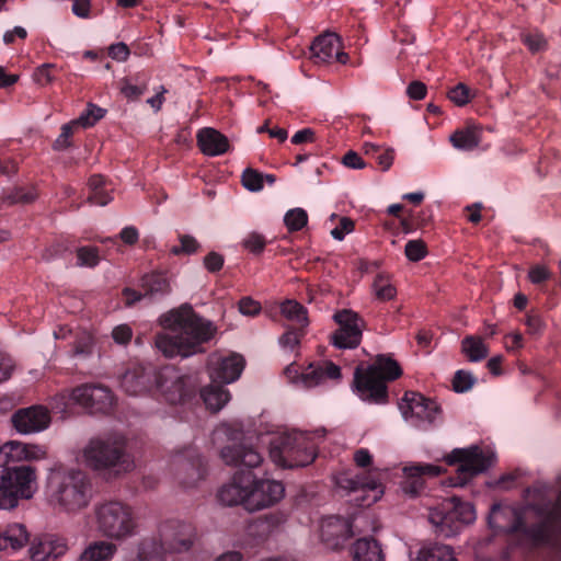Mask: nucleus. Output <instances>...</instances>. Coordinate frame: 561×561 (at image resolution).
Returning <instances> with one entry per match:
<instances>
[{"instance_id": "13d9d810", "label": "nucleus", "mask_w": 561, "mask_h": 561, "mask_svg": "<svg viewBox=\"0 0 561 561\" xmlns=\"http://www.w3.org/2000/svg\"><path fill=\"white\" fill-rule=\"evenodd\" d=\"M354 230V221L348 217H342L340 219L339 226H336L332 231L331 236L339 241H342L346 234L351 233Z\"/></svg>"}, {"instance_id": "864d4df0", "label": "nucleus", "mask_w": 561, "mask_h": 561, "mask_svg": "<svg viewBox=\"0 0 561 561\" xmlns=\"http://www.w3.org/2000/svg\"><path fill=\"white\" fill-rule=\"evenodd\" d=\"M404 252L410 261L417 262L426 255V247L422 240H410Z\"/></svg>"}, {"instance_id": "5fc2aeb1", "label": "nucleus", "mask_w": 561, "mask_h": 561, "mask_svg": "<svg viewBox=\"0 0 561 561\" xmlns=\"http://www.w3.org/2000/svg\"><path fill=\"white\" fill-rule=\"evenodd\" d=\"M54 65L44 64L37 67L33 73V80L42 87L48 85L54 81V76L51 73V69Z\"/></svg>"}, {"instance_id": "72a5a7b5", "label": "nucleus", "mask_w": 561, "mask_h": 561, "mask_svg": "<svg viewBox=\"0 0 561 561\" xmlns=\"http://www.w3.org/2000/svg\"><path fill=\"white\" fill-rule=\"evenodd\" d=\"M411 561H457V559L451 547L433 543L421 547Z\"/></svg>"}, {"instance_id": "a878e982", "label": "nucleus", "mask_w": 561, "mask_h": 561, "mask_svg": "<svg viewBox=\"0 0 561 561\" xmlns=\"http://www.w3.org/2000/svg\"><path fill=\"white\" fill-rule=\"evenodd\" d=\"M221 459L229 466H245L255 468L261 465L263 458L261 454L247 444H233L222 448Z\"/></svg>"}, {"instance_id": "b1692460", "label": "nucleus", "mask_w": 561, "mask_h": 561, "mask_svg": "<svg viewBox=\"0 0 561 561\" xmlns=\"http://www.w3.org/2000/svg\"><path fill=\"white\" fill-rule=\"evenodd\" d=\"M152 373L142 365H133L121 379L122 389L129 396L145 394L151 387Z\"/></svg>"}, {"instance_id": "423d86ee", "label": "nucleus", "mask_w": 561, "mask_h": 561, "mask_svg": "<svg viewBox=\"0 0 561 561\" xmlns=\"http://www.w3.org/2000/svg\"><path fill=\"white\" fill-rule=\"evenodd\" d=\"M93 522L96 533L105 539L124 541L138 535L136 510L122 500H102L94 504Z\"/></svg>"}, {"instance_id": "680f3d73", "label": "nucleus", "mask_w": 561, "mask_h": 561, "mask_svg": "<svg viewBox=\"0 0 561 561\" xmlns=\"http://www.w3.org/2000/svg\"><path fill=\"white\" fill-rule=\"evenodd\" d=\"M204 265L207 271L211 273L217 272L224 265V257L217 252H210L205 256Z\"/></svg>"}, {"instance_id": "603ef678", "label": "nucleus", "mask_w": 561, "mask_h": 561, "mask_svg": "<svg viewBox=\"0 0 561 561\" xmlns=\"http://www.w3.org/2000/svg\"><path fill=\"white\" fill-rule=\"evenodd\" d=\"M242 245L248 251L259 254L264 250L266 245V240L264 236L257 232H251L243 239Z\"/></svg>"}, {"instance_id": "a18cd8bd", "label": "nucleus", "mask_w": 561, "mask_h": 561, "mask_svg": "<svg viewBox=\"0 0 561 561\" xmlns=\"http://www.w3.org/2000/svg\"><path fill=\"white\" fill-rule=\"evenodd\" d=\"M37 194L34 188L14 187L4 197L9 204H27L36 198Z\"/></svg>"}, {"instance_id": "09e8293b", "label": "nucleus", "mask_w": 561, "mask_h": 561, "mask_svg": "<svg viewBox=\"0 0 561 561\" xmlns=\"http://www.w3.org/2000/svg\"><path fill=\"white\" fill-rule=\"evenodd\" d=\"M199 249V243L197 240L188 234H181L180 236V245H174L171 248L170 252L173 255H180V254H193L197 252Z\"/></svg>"}, {"instance_id": "412c9836", "label": "nucleus", "mask_w": 561, "mask_h": 561, "mask_svg": "<svg viewBox=\"0 0 561 561\" xmlns=\"http://www.w3.org/2000/svg\"><path fill=\"white\" fill-rule=\"evenodd\" d=\"M444 472V469L431 463H415L403 468L404 480L401 483L402 491L410 495L416 496L424 488V476L437 477Z\"/></svg>"}, {"instance_id": "dca6fc26", "label": "nucleus", "mask_w": 561, "mask_h": 561, "mask_svg": "<svg viewBox=\"0 0 561 561\" xmlns=\"http://www.w3.org/2000/svg\"><path fill=\"white\" fill-rule=\"evenodd\" d=\"M310 58L316 65L330 64L333 60L345 65L348 55L342 50V42L335 33L318 36L310 46Z\"/></svg>"}, {"instance_id": "8fccbe9b", "label": "nucleus", "mask_w": 561, "mask_h": 561, "mask_svg": "<svg viewBox=\"0 0 561 561\" xmlns=\"http://www.w3.org/2000/svg\"><path fill=\"white\" fill-rule=\"evenodd\" d=\"M473 383L474 378L469 371L458 370L453 379V389L456 392H466L471 389Z\"/></svg>"}, {"instance_id": "473e14b6", "label": "nucleus", "mask_w": 561, "mask_h": 561, "mask_svg": "<svg viewBox=\"0 0 561 561\" xmlns=\"http://www.w3.org/2000/svg\"><path fill=\"white\" fill-rule=\"evenodd\" d=\"M222 385L224 383L213 382L201 392L205 405L213 412L221 410L231 398L229 391L224 389Z\"/></svg>"}, {"instance_id": "de8ad7c7", "label": "nucleus", "mask_w": 561, "mask_h": 561, "mask_svg": "<svg viewBox=\"0 0 561 561\" xmlns=\"http://www.w3.org/2000/svg\"><path fill=\"white\" fill-rule=\"evenodd\" d=\"M447 96L455 105L463 106L470 102L472 94L465 83H458L448 91Z\"/></svg>"}, {"instance_id": "aec40b11", "label": "nucleus", "mask_w": 561, "mask_h": 561, "mask_svg": "<svg viewBox=\"0 0 561 561\" xmlns=\"http://www.w3.org/2000/svg\"><path fill=\"white\" fill-rule=\"evenodd\" d=\"M250 482L251 472H237L232 480L218 491L219 502L227 506L242 505L245 508Z\"/></svg>"}, {"instance_id": "6e6552de", "label": "nucleus", "mask_w": 561, "mask_h": 561, "mask_svg": "<svg viewBox=\"0 0 561 561\" xmlns=\"http://www.w3.org/2000/svg\"><path fill=\"white\" fill-rule=\"evenodd\" d=\"M477 518L471 503L461 502L457 497L444 500L428 513V522L437 535L449 538L460 534Z\"/></svg>"}, {"instance_id": "bb28decb", "label": "nucleus", "mask_w": 561, "mask_h": 561, "mask_svg": "<svg viewBox=\"0 0 561 561\" xmlns=\"http://www.w3.org/2000/svg\"><path fill=\"white\" fill-rule=\"evenodd\" d=\"M196 138L201 151L206 156H221L229 150L228 138L215 128H202Z\"/></svg>"}, {"instance_id": "9b49d317", "label": "nucleus", "mask_w": 561, "mask_h": 561, "mask_svg": "<svg viewBox=\"0 0 561 561\" xmlns=\"http://www.w3.org/2000/svg\"><path fill=\"white\" fill-rule=\"evenodd\" d=\"M399 409L404 420L416 427H421L426 423H434L440 413L439 407L435 401L413 391L405 392Z\"/></svg>"}, {"instance_id": "cd10ccee", "label": "nucleus", "mask_w": 561, "mask_h": 561, "mask_svg": "<svg viewBox=\"0 0 561 561\" xmlns=\"http://www.w3.org/2000/svg\"><path fill=\"white\" fill-rule=\"evenodd\" d=\"M321 538L332 547H337L352 536V525L336 516L324 518L321 522Z\"/></svg>"}, {"instance_id": "393cba45", "label": "nucleus", "mask_w": 561, "mask_h": 561, "mask_svg": "<svg viewBox=\"0 0 561 561\" xmlns=\"http://www.w3.org/2000/svg\"><path fill=\"white\" fill-rule=\"evenodd\" d=\"M341 377V369L332 362H322L320 364H310L309 367L301 373L299 387L309 389L322 385L327 379L337 380Z\"/></svg>"}, {"instance_id": "7c9ffc66", "label": "nucleus", "mask_w": 561, "mask_h": 561, "mask_svg": "<svg viewBox=\"0 0 561 561\" xmlns=\"http://www.w3.org/2000/svg\"><path fill=\"white\" fill-rule=\"evenodd\" d=\"M482 128L476 124H470L462 129L456 130L450 136V142L459 150H472L477 148L482 139Z\"/></svg>"}, {"instance_id": "49530a36", "label": "nucleus", "mask_w": 561, "mask_h": 561, "mask_svg": "<svg viewBox=\"0 0 561 561\" xmlns=\"http://www.w3.org/2000/svg\"><path fill=\"white\" fill-rule=\"evenodd\" d=\"M242 185L250 192H259L264 186L263 174L253 169H245L241 176Z\"/></svg>"}, {"instance_id": "052dcab7", "label": "nucleus", "mask_w": 561, "mask_h": 561, "mask_svg": "<svg viewBox=\"0 0 561 561\" xmlns=\"http://www.w3.org/2000/svg\"><path fill=\"white\" fill-rule=\"evenodd\" d=\"M114 341L118 344H127L133 336V330L128 324H119L112 331Z\"/></svg>"}, {"instance_id": "37998d69", "label": "nucleus", "mask_w": 561, "mask_h": 561, "mask_svg": "<svg viewBox=\"0 0 561 561\" xmlns=\"http://www.w3.org/2000/svg\"><path fill=\"white\" fill-rule=\"evenodd\" d=\"M305 328L288 329L279 337L278 343L284 351L294 352L300 344Z\"/></svg>"}, {"instance_id": "bf43d9fd", "label": "nucleus", "mask_w": 561, "mask_h": 561, "mask_svg": "<svg viewBox=\"0 0 561 561\" xmlns=\"http://www.w3.org/2000/svg\"><path fill=\"white\" fill-rule=\"evenodd\" d=\"M239 311L244 316H256L261 311V305L250 297H244L239 301Z\"/></svg>"}, {"instance_id": "a19ab883", "label": "nucleus", "mask_w": 561, "mask_h": 561, "mask_svg": "<svg viewBox=\"0 0 561 561\" xmlns=\"http://www.w3.org/2000/svg\"><path fill=\"white\" fill-rule=\"evenodd\" d=\"M284 222L289 231L301 230L308 222L307 211L302 208H294L285 214Z\"/></svg>"}, {"instance_id": "4d7b16f0", "label": "nucleus", "mask_w": 561, "mask_h": 561, "mask_svg": "<svg viewBox=\"0 0 561 561\" xmlns=\"http://www.w3.org/2000/svg\"><path fill=\"white\" fill-rule=\"evenodd\" d=\"M523 43L528 47L531 53H537L546 48L547 42L542 34L534 33L523 36Z\"/></svg>"}, {"instance_id": "3c124183", "label": "nucleus", "mask_w": 561, "mask_h": 561, "mask_svg": "<svg viewBox=\"0 0 561 561\" xmlns=\"http://www.w3.org/2000/svg\"><path fill=\"white\" fill-rule=\"evenodd\" d=\"M78 128L77 124H73V121L61 126L60 135L54 142V148L56 150H65L70 146V138L73 135L75 129Z\"/></svg>"}, {"instance_id": "9d476101", "label": "nucleus", "mask_w": 561, "mask_h": 561, "mask_svg": "<svg viewBox=\"0 0 561 561\" xmlns=\"http://www.w3.org/2000/svg\"><path fill=\"white\" fill-rule=\"evenodd\" d=\"M443 460L448 466L457 467L455 476L446 481V484L453 488L467 485L489 467V457L478 445L454 448L443 457Z\"/></svg>"}, {"instance_id": "4be33fe9", "label": "nucleus", "mask_w": 561, "mask_h": 561, "mask_svg": "<svg viewBox=\"0 0 561 561\" xmlns=\"http://www.w3.org/2000/svg\"><path fill=\"white\" fill-rule=\"evenodd\" d=\"M158 389L164 399L172 404L181 402L187 394L185 378L172 367H167L160 371Z\"/></svg>"}, {"instance_id": "c85d7f7f", "label": "nucleus", "mask_w": 561, "mask_h": 561, "mask_svg": "<svg viewBox=\"0 0 561 561\" xmlns=\"http://www.w3.org/2000/svg\"><path fill=\"white\" fill-rule=\"evenodd\" d=\"M28 540L30 534L25 525L21 523L9 524L2 531H0V551H18L24 548Z\"/></svg>"}, {"instance_id": "4c0bfd02", "label": "nucleus", "mask_w": 561, "mask_h": 561, "mask_svg": "<svg viewBox=\"0 0 561 561\" xmlns=\"http://www.w3.org/2000/svg\"><path fill=\"white\" fill-rule=\"evenodd\" d=\"M373 291L378 300L388 301L396 297L397 289L392 285L389 276L378 274L373 282Z\"/></svg>"}, {"instance_id": "e2e57ef3", "label": "nucleus", "mask_w": 561, "mask_h": 561, "mask_svg": "<svg viewBox=\"0 0 561 561\" xmlns=\"http://www.w3.org/2000/svg\"><path fill=\"white\" fill-rule=\"evenodd\" d=\"M353 458L358 468H368L373 465V455L366 448L357 449Z\"/></svg>"}, {"instance_id": "58836bf2", "label": "nucleus", "mask_w": 561, "mask_h": 561, "mask_svg": "<svg viewBox=\"0 0 561 561\" xmlns=\"http://www.w3.org/2000/svg\"><path fill=\"white\" fill-rule=\"evenodd\" d=\"M106 111L93 103H89L85 111L81 115L73 119V124L78 127L89 128L94 126L101 118L104 117Z\"/></svg>"}, {"instance_id": "79ce46f5", "label": "nucleus", "mask_w": 561, "mask_h": 561, "mask_svg": "<svg viewBox=\"0 0 561 561\" xmlns=\"http://www.w3.org/2000/svg\"><path fill=\"white\" fill-rule=\"evenodd\" d=\"M100 262L96 248L81 247L77 250V265L81 267H94Z\"/></svg>"}, {"instance_id": "2f4dec72", "label": "nucleus", "mask_w": 561, "mask_h": 561, "mask_svg": "<svg viewBox=\"0 0 561 561\" xmlns=\"http://www.w3.org/2000/svg\"><path fill=\"white\" fill-rule=\"evenodd\" d=\"M354 561H383L382 550L373 538H360L352 547Z\"/></svg>"}, {"instance_id": "c756f323", "label": "nucleus", "mask_w": 561, "mask_h": 561, "mask_svg": "<svg viewBox=\"0 0 561 561\" xmlns=\"http://www.w3.org/2000/svg\"><path fill=\"white\" fill-rule=\"evenodd\" d=\"M117 552V546L111 540L90 542L81 552L78 561H112Z\"/></svg>"}, {"instance_id": "f03ea898", "label": "nucleus", "mask_w": 561, "mask_h": 561, "mask_svg": "<svg viewBox=\"0 0 561 561\" xmlns=\"http://www.w3.org/2000/svg\"><path fill=\"white\" fill-rule=\"evenodd\" d=\"M80 459L89 469L110 476H121L135 468L134 458L127 450V438L117 432L91 437L82 447Z\"/></svg>"}, {"instance_id": "ddd939ff", "label": "nucleus", "mask_w": 561, "mask_h": 561, "mask_svg": "<svg viewBox=\"0 0 561 561\" xmlns=\"http://www.w3.org/2000/svg\"><path fill=\"white\" fill-rule=\"evenodd\" d=\"M333 319L339 325V329L332 334L333 345L337 348H356L362 341L364 320L350 309L335 312Z\"/></svg>"}, {"instance_id": "c03bdc74", "label": "nucleus", "mask_w": 561, "mask_h": 561, "mask_svg": "<svg viewBox=\"0 0 561 561\" xmlns=\"http://www.w3.org/2000/svg\"><path fill=\"white\" fill-rule=\"evenodd\" d=\"M121 92L128 100L139 99L147 90L146 80L141 82H133L130 79H123L121 81Z\"/></svg>"}, {"instance_id": "f257e3e1", "label": "nucleus", "mask_w": 561, "mask_h": 561, "mask_svg": "<svg viewBox=\"0 0 561 561\" xmlns=\"http://www.w3.org/2000/svg\"><path fill=\"white\" fill-rule=\"evenodd\" d=\"M161 325L170 332L156 336V347L165 357H188L203 351L202 345L216 333L214 324L199 317L188 305L160 317Z\"/></svg>"}, {"instance_id": "f704fd0d", "label": "nucleus", "mask_w": 561, "mask_h": 561, "mask_svg": "<svg viewBox=\"0 0 561 561\" xmlns=\"http://www.w3.org/2000/svg\"><path fill=\"white\" fill-rule=\"evenodd\" d=\"M280 313L288 321L295 323L298 328H306L309 323L307 309L296 300H285L280 305Z\"/></svg>"}, {"instance_id": "20e7f679", "label": "nucleus", "mask_w": 561, "mask_h": 561, "mask_svg": "<svg viewBox=\"0 0 561 561\" xmlns=\"http://www.w3.org/2000/svg\"><path fill=\"white\" fill-rule=\"evenodd\" d=\"M194 527L179 519L162 522L157 536L146 538L138 545L137 556L129 561H164L167 553L188 551L195 539Z\"/></svg>"}, {"instance_id": "ea45409f", "label": "nucleus", "mask_w": 561, "mask_h": 561, "mask_svg": "<svg viewBox=\"0 0 561 561\" xmlns=\"http://www.w3.org/2000/svg\"><path fill=\"white\" fill-rule=\"evenodd\" d=\"M90 195L88 201L91 204L105 206L112 201V195L99 196V190L105 187V180L100 174H94L89 179Z\"/></svg>"}, {"instance_id": "774afa93", "label": "nucleus", "mask_w": 561, "mask_h": 561, "mask_svg": "<svg viewBox=\"0 0 561 561\" xmlns=\"http://www.w3.org/2000/svg\"><path fill=\"white\" fill-rule=\"evenodd\" d=\"M343 164L347 168L355 169V170H360V169L365 168L364 160L355 151H348L343 157Z\"/></svg>"}, {"instance_id": "f8f14e48", "label": "nucleus", "mask_w": 561, "mask_h": 561, "mask_svg": "<svg viewBox=\"0 0 561 561\" xmlns=\"http://www.w3.org/2000/svg\"><path fill=\"white\" fill-rule=\"evenodd\" d=\"M336 484L352 492H364L362 505L365 506L376 503L383 494L380 472L376 468L369 469L366 474H341L336 478Z\"/></svg>"}, {"instance_id": "5701e85b", "label": "nucleus", "mask_w": 561, "mask_h": 561, "mask_svg": "<svg viewBox=\"0 0 561 561\" xmlns=\"http://www.w3.org/2000/svg\"><path fill=\"white\" fill-rule=\"evenodd\" d=\"M67 550L68 546L64 538L45 535L32 543L30 553L33 561H56Z\"/></svg>"}, {"instance_id": "f3484780", "label": "nucleus", "mask_w": 561, "mask_h": 561, "mask_svg": "<svg viewBox=\"0 0 561 561\" xmlns=\"http://www.w3.org/2000/svg\"><path fill=\"white\" fill-rule=\"evenodd\" d=\"M11 422L22 435L36 434L48 428L50 414L44 407L33 405L14 412Z\"/></svg>"}, {"instance_id": "c9c22d12", "label": "nucleus", "mask_w": 561, "mask_h": 561, "mask_svg": "<svg viewBox=\"0 0 561 561\" xmlns=\"http://www.w3.org/2000/svg\"><path fill=\"white\" fill-rule=\"evenodd\" d=\"M141 286L146 295H164L170 291V283L162 273H151L141 279Z\"/></svg>"}, {"instance_id": "338daca9", "label": "nucleus", "mask_w": 561, "mask_h": 561, "mask_svg": "<svg viewBox=\"0 0 561 561\" xmlns=\"http://www.w3.org/2000/svg\"><path fill=\"white\" fill-rule=\"evenodd\" d=\"M549 276V271L541 265L533 266L528 273V277L533 284H540L548 279Z\"/></svg>"}, {"instance_id": "69168bd1", "label": "nucleus", "mask_w": 561, "mask_h": 561, "mask_svg": "<svg viewBox=\"0 0 561 561\" xmlns=\"http://www.w3.org/2000/svg\"><path fill=\"white\" fill-rule=\"evenodd\" d=\"M407 94L412 100H423L426 95V85L421 81H413L409 84Z\"/></svg>"}, {"instance_id": "7ed1b4c3", "label": "nucleus", "mask_w": 561, "mask_h": 561, "mask_svg": "<svg viewBox=\"0 0 561 561\" xmlns=\"http://www.w3.org/2000/svg\"><path fill=\"white\" fill-rule=\"evenodd\" d=\"M50 503L65 513H77L91 501L90 483L84 472L78 469L55 468L47 478Z\"/></svg>"}, {"instance_id": "e433bc0d", "label": "nucleus", "mask_w": 561, "mask_h": 561, "mask_svg": "<svg viewBox=\"0 0 561 561\" xmlns=\"http://www.w3.org/2000/svg\"><path fill=\"white\" fill-rule=\"evenodd\" d=\"M462 352L471 362H479L488 354V347L479 336H468L462 341Z\"/></svg>"}, {"instance_id": "1a4fd4ad", "label": "nucleus", "mask_w": 561, "mask_h": 561, "mask_svg": "<svg viewBox=\"0 0 561 561\" xmlns=\"http://www.w3.org/2000/svg\"><path fill=\"white\" fill-rule=\"evenodd\" d=\"M36 469L31 466L7 468L0 472V508L11 510L19 500H30L37 490Z\"/></svg>"}, {"instance_id": "0e129e2a", "label": "nucleus", "mask_w": 561, "mask_h": 561, "mask_svg": "<svg viewBox=\"0 0 561 561\" xmlns=\"http://www.w3.org/2000/svg\"><path fill=\"white\" fill-rule=\"evenodd\" d=\"M108 55L115 60L125 61L129 56V49L126 44L117 43L108 48Z\"/></svg>"}, {"instance_id": "6ab92c4d", "label": "nucleus", "mask_w": 561, "mask_h": 561, "mask_svg": "<svg viewBox=\"0 0 561 561\" xmlns=\"http://www.w3.org/2000/svg\"><path fill=\"white\" fill-rule=\"evenodd\" d=\"M47 451L44 446L19 440H9L0 447V460L3 465L45 459Z\"/></svg>"}, {"instance_id": "4468645a", "label": "nucleus", "mask_w": 561, "mask_h": 561, "mask_svg": "<svg viewBox=\"0 0 561 561\" xmlns=\"http://www.w3.org/2000/svg\"><path fill=\"white\" fill-rule=\"evenodd\" d=\"M285 495L282 482L272 479H255L251 473L249 497L245 510L257 512L277 504Z\"/></svg>"}, {"instance_id": "39448f33", "label": "nucleus", "mask_w": 561, "mask_h": 561, "mask_svg": "<svg viewBox=\"0 0 561 561\" xmlns=\"http://www.w3.org/2000/svg\"><path fill=\"white\" fill-rule=\"evenodd\" d=\"M270 445L272 461L283 468L310 465L317 456L314 434L300 431H282L260 437Z\"/></svg>"}, {"instance_id": "0eeeda50", "label": "nucleus", "mask_w": 561, "mask_h": 561, "mask_svg": "<svg viewBox=\"0 0 561 561\" xmlns=\"http://www.w3.org/2000/svg\"><path fill=\"white\" fill-rule=\"evenodd\" d=\"M402 370L390 357L380 355L366 369L357 367L354 373L355 390L362 400L373 403L387 401L386 381L399 378Z\"/></svg>"}, {"instance_id": "6e6d98bb", "label": "nucleus", "mask_w": 561, "mask_h": 561, "mask_svg": "<svg viewBox=\"0 0 561 561\" xmlns=\"http://www.w3.org/2000/svg\"><path fill=\"white\" fill-rule=\"evenodd\" d=\"M14 369V359L8 353L0 351V382L10 379Z\"/></svg>"}, {"instance_id": "a211bd4d", "label": "nucleus", "mask_w": 561, "mask_h": 561, "mask_svg": "<svg viewBox=\"0 0 561 561\" xmlns=\"http://www.w3.org/2000/svg\"><path fill=\"white\" fill-rule=\"evenodd\" d=\"M244 368V359L239 354L229 356L214 355L209 359L211 382L231 383L239 379Z\"/></svg>"}, {"instance_id": "2eb2a0df", "label": "nucleus", "mask_w": 561, "mask_h": 561, "mask_svg": "<svg viewBox=\"0 0 561 561\" xmlns=\"http://www.w3.org/2000/svg\"><path fill=\"white\" fill-rule=\"evenodd\" d=\"M69 400L90 412L106 413L113 408L115 399L107 387L82 385L70 392Z\"/></svg>"}]
</instances>
